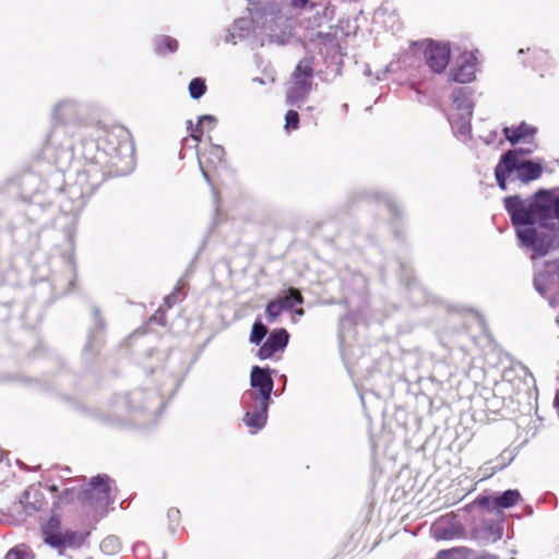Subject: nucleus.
<instances>
[{
  "label": "nucleus",
  "instance_id": "obj_1",
  "mask_svg": "<svg viewBox=\"0 0 559 559\" xmlns=\"http://www.w3.org/2000/svg\"><path fill=\"white\" fill-rule=\"evenodd\" d=\"M112 502L110 478L97 475L82 486L81 507L86 513L104 515Z\"/></svg>",
  "mask_w": 559,
  "mask_h": 559
},
{
  "label": "nucleus",
  "instance_id": "obj_2",
  "mask_svg": "<svg viewBox=\"0 0 559 559\" xmlns=\"http://www.w3.org/2000/svg\"><path fill=\"white\" fill-rule=\"evenodd\" d=\"M100 145L110 157H131L133 153L132 135L127 128L120 124H115L105 131Z\"/></svg>",
  "mask_w": 559,
  "mask_h": 559
},
{
  "label": "nucleus",
  "instance_id": "obj_3",
  "mask_svg": "<svg viewBox=\"0 0 559 559\" xmlns=\"http://www.w3.org/2000/svg\"><path fill=\"white\" fill-rule=\"evenodd\" d=\"M534 286L551 307L559 306V260L545 263L534 277Z\"/></svg>",
  "mask_w": 559,
  "mask_h": 559
},
{
  "label": "nucleus",
  "instance_id": "obj_4",
  "mask_svg": "<svg viewBox=\"0 0 559 559\" xmlns=\"http://www.w3.org/2000/svg\"><path fill=\"white\" fill-rule=\"evenodd\" d=\"M518 237L523 246L535 252L533 259L546 255L555 242L554 238L539 235L533 226L518 228Z\"/></svg>",
  "mask_w": 559,
  "mask_h": 559
},
{
  "label": "nucleus",
  "instance_id": "obj_5",
  "mask_svg": "<svg viewBox=\"0 0 559 559\" xmlns=\"http://www.w3.org/2000/svg\"><path fill=\"white\" fill-rule=\"evenodd\" d=\"M535 195L536 198L546 197L547 200L543 202H532L533 225L538 223L540 226L546 228L555 227V223L550 222L554 219L557 222L559 221V215H557L556 200H551L549 193L544 190H540Z\"/></svg>",
  "mask_w": 559,
  "mask_h": 559
},
{
  "label": "nucleus",
  "instance_id": "obj_6",
  "mask_svg": "<svg viewBox=\"0 0 559 559\" xmlns=\"http://www.w3.org/2000/svg\"><path fill=\"white\" fill-rule=\"evenodd\" d=\"M504 206L513 225L519 226V228L533 226L532 202L526 204L518 195H512L504 199Z\"/></svg>",
  "mask_w": 559,
  "mask_h": 559
},
{
  "label": "nucleus",
  "instance_id": "obj_7",
  "mask_svg": "<svg viewBox=\"0 0 559 559\" xmlns=\"http://www.w3.org/2000/svg\"><path fill=\"white\" fill-rule=\"evenodd\" d=\"M476 70L477 58L473 53H463L451 69L449 78L452 82L469 83L475 80Z\"/></svg>",
  "mask_w": 559,
  "mask_h": 559
},
{
  "label": "nucleus",
  "instance_id": "obj_8",
  "mask_svg": "<svg viewBox=\"0 0 559 559\" xmlns=\"http://www.w3.org/2000/svg\"><path fill=\"white\" fill-rule=\"evenodd\" d=\"M425 57L429 68L436 73H441L449 64L451 50L448 45L430 44L425 50Z\"/></svg>",
  "mask_w": 559,
  "mask_h": 559
},
{
  "label": "nucleus",
  "instance_id": "obj_9",
  "mask_svg": "<svg viewBox=\"0 0 559 559\" xmlns=\"http://www.w3.org/2000/svg\"><path fill=\"white\" fill-rule=\"evenodd\" d=\"M313 76V58L301 59L294 72V92L298 95H306L310 90V79Z\"/></svg>",
  "mask_w": 559,
  "mask_h": 559
},
{
  "label": "nucleus",
  "instance_id": "obj_10",
  "mask_svg": "<svg viewBox=\"0 0 559 559\" xmlns=\"http://www.w3.org/2000/svg\"><path fill=\"white\" fill-rule=\"evenodd\" d=\"M289 334L285 329L274 330L264 344L259 348L258 357L260 359H269L273 357L277 352L284 350L287 346Z\"/></svg>",
  "mask_w": 559,
  "mask_h": 559
},
{
  "label": "nucleus",
  "instance_id": "obj_11",
  "mask_svg": "<svg viewBox=\"0 0 559 559\" xmlns=\"http://www.w3.org/2000/svg\"><path fill=\"white\" fill-rule=\"evenodd\" d=\"M19 504L26 515H33L41 511L47 504V501L39 488L31 486L21 495Z\"/></svg>",
  "mask_w": 559,
  "mask_h": 559
},
{
  "label": "nucleus",
  "instance_id": "obj_12",
  "mask_svg": "<svg viewBox=\"0 0 559 559\" xmlns=\"http://www.w3.org/2000/svg\"><path fill=\"white\" fill-rule=\"evenodd\" d=\"M509 152H514V171H518V178L523 182H528L532 180L538 179L543 174V167L538 163H534L532 160H519V155L524 153H530L531 150H510Z\"/></svg>",
  "mask_w": 559,
  "mask_h": 559
},
{
  "label": "nucleus",
  "instance_id": "obj_13",
  "mask_svg": "<svg viewBox=\"0 0 559 559\" xmlns=\"http://www.w3.org/2000/svg\"><path fill=\"white\" fill-rule=\"evenodd\" d=\"M250 382L253 388L259 390V400L261 402L270 403L274 385L270 373L264 369L254 366L251 370Z\"/></svg>",
  "mask_w": 559,
  "mask_h": 559
},
{
  "label": "nucleus",
  "instance_id": "obj_14",
  "mask_svg": "<svg viewBox=\"0 0 559 559\" xmlns=\"http://www.w3.org/2000/svg\"><path fill=\"white\" fill-rule=\"evenodd\" d=\"M224 156L225 151L221 145H211L209 150L199 153V164L204 176H207L209 171H215L223 164Z\"/></svg>",
  "mask_w": 559,
  "mask_h": 559
},
{
  "label": "nucleus",
  "instance_id": "obj_15",
  "mask_svg": "<svg viewBox=\"0 0 559 559\" xmlns=\"http://www.w3.org/2000/svg\"><path fill=\"white\" fill-rule=\"evenodd\" d=\"M502 132L506 139L514 145L521 141L533 139L537 129L526 122H521L519 126L504 127Z\"/></svg>",
  "mask_w": 559,
  "mask_h": 559
},
{
  "label": "nucleus",
  "instance_id": "obj_16",
  "mask_svg": "<svg viewBox=\"0 0 559 559\" xmlns=\"http://www.w3.org/2000/svg\"><path fill=\"white\" fill-rule=\"evenodd\" d=\"M514 152L504 153L495 169V176L500 189H507V177L514 171Z\"/></svg>",
  "mask_w": 559,
  "mask_h": 559
},
{
  "label": "nucleus",
  "instance_id": "obj_17",
  "mask_svg": "<svg viewBox=\"0 0 559 559\" xmlns=\"http://www.w3.org/2000/svg\"><path fill=\"white\" fill-rule=\"evenodd\" d=\"M269 404L270 403L260 401V405L258 408L246 413V415L243 417L245 424L254 430H258V429H261L262 427H264L266 419H267Z\"/></svg>",
  "mask_w": 559,
  "mask_h": 559
},
{
  "label": "nucleus",
  "instance_id": "obj_18",
  "mask_svg": "<svg viewBox=\"0 0 559 559\" xmlns=\"http://www.w3.org/2000/svg\"><path fill=\"white\" fill-rule=\"evenodd\" d=\"M45 542L53 547L72 546L76 539V533L67 531L64 533H52L45 530Z\"/></svg>",
  "mask_w": 559,
  "mask_h": 559
},
{
  "label": "nucleus",
  "instance_id": "obj_19",
  "mask_svg": "<svg viewBox=\"0 0 559 559\" xmlns=\"http://www.w3.org/2000/svg\"><path fill=\"white\" fill-rule=\"evenodd\" d=\"M81 496H82V486H73L64 488L61 493L58 496V500L56 501V506L58 508L79 503L81 506Z\"/></svg>",
  "mask_w": 559,
  "mask_h": 559
},
{
  "label": "nucleus",
  "instance_id": "obj_20",
  "mask_svg": "<svg viewBox=\"0 0 559 559\" xmlns=\"http://www.w3.org/2000/svg\"><path fill=\"white\" fill-rule=\"evenodd\" d=\"M179 47L177 39L162 35L157 37L154 41V50L157 55H166L168 52H175Z\"/></svg>",
  "mask_w": 559,
  "mask_h": 559
},
{
  "label": "nucleus",
  "instance_id": "obj_21",
  "mask_svg": "<svg viewBox=\"0 0 559 559\" xmlns=\"http://www.w3.org/2000/svg\"><path fill=\"white\" fill-rule=\"evenodd\" d=\"M283 306L284 310H292L295 305L304 304V297L301 293L294 287H289L284 296L276 298Z\"/></svg>",
  "mask_w": 559,
  "mask_h": 559
},
{
  "label": "nucleus",
  "instance_id": "obj_22",
  "mask_svg": "<svg viewBox=\"0 0 559 559\" xmlns=\"http://www.w3.org/2000/svg\"><path fill=\"white\" fill-rule=\"evenodd\" d=\"M520 499L521 495L518 490L509 489L495 499V506L504 509L511 508L515 506Z\"/></svg>",
  "mask_w": 559,
  "mask_h": 559
},
{
  "label": "nucleus",
  "instance_id": "obj_23",
  "mask_svg": "<svg viewBox=\"0 0 559 559\" xmlns=\"http://www.w3.org/2000/svg\"><path fill=\"white\" fill-rule=\"evenodd\" d=\"M206 92L205 81L201 78H194L189 83V94L193 99H199Z\"/></svg>",
  "mask_w": 559,
  "mask_h": 559
},
{
  "label": "nucleus",
  "instance_id": "obj_24",
  "mask_svg": "<svg viewBox=\"0 0 559 559\" xmlns=\"http://www.w3.org/2000/svg\"><path fill=\"white\" fill-rule=\"evenodd\" d=\"M285 311L283 306L277 299L271 300L265 308V316L269 323L277 320V318Z\"/></svg>",
  "mask_w": 559,
  "mask_h": 559
},
{
  "label": "nucleus",
  "instance_id": "obj_25",
  "mask_svg": "<svg viewBox=\"0 0 559 559\" xmlns=\"http://www.w3.org/2000/svg\"><path fill=\"white\" fill-rule=\"evenodd\" d=\"M507 466L506 463L493 464V462H486L483 466H480L479 471L481 472L483 479L489 478L496 473L502 471Z\"/></svg>",
  "mask_w": 559,
  "mask_h": 559
},
{
  "label": "nucleus",
  "instance_id": "obj_26",
  "mask_svg": "<svg viewBox=\"0 0 559 559\" xmlns=\"http://www.w3.org/2000/svg\"><path fill=\"white\" fill-rule=\"evenodd\" d=\"M266 326L260 322H254L250 334V342L254 344H260L261 341L266 336Z\"/></svg>",
  "mask_w": 559,
  "mask_h": 559
},
{
  "label": "nucleus",
  "instance_id": "obj_27",
  "mask_svg": "<svg viewBox=\"0 0 559 559\" xmlns=\"http://www.w3.org/2000/svg\"><path fill=\"white\" fill-rule=\"evenodd\" d=\"M299 128V115L295 110H288L285 115V129L287 131Z\"/></svg>",
  "mask_w": 559,
  "mask_h": 559
},
{
  "label": "nucleus",
  "instance_id": "obj_28",
  "mask_svg": "<svg viewBox=\"0 0 559 559\" xmlns=\"http://www.w3.org/2000/svg\"><path fill=\"white\" fill-rule=\"evenodd\" d=\"M100 548L104 552H108L109 550L117 551L120 549V542L115 536H108L102 542Z\"/></svg>",
  "mask_w": 559,
  "mask_h": 559
},
{
  "label": "nucleus",
  "instance_id": "obj_29",
  "mask_svg": "<svg viewBox=\"0 0 559 559\" xmlns=\"http://www.w3.org/2000/svg\"><path fill=\"white\" fill-rule=\"evenodd\" d=\"M200 124L204 127L209 132L212 131L215 128L216 119L213 116L205 115L202 116L200 119Z\"/></svg>",
  "mask_w": 559,
  "mask_h": 559
},
{
  "label": "nucleus",
  "instance_id": "obj_30",
  "mask_svg": "<svg viewBox=\"0 0 559 559\" xmlns=\"http://www.w3.org/2000/svg\"><path fill=\"white\" fill-rule=\"evenodd\" d=\"M203 133H204V127L202 124H200V122H199L190 133V136L195 141V147L199 146V144L202 140Z\"/></svg>",
  "mask_w": 559,
  "mask_h": 559
},
{
  "label": "nucleus",
  "instance_id": "obj_31",
  "mask_svg": "<svg viewBox=\"0 0 559 559\" xmlns=\"http://www.w3.org/2000/svg\"><path fill=\"white\" fill-rule=\"evenodd\" d=\"M25 557L26 552L19 548H13L5 555V559H25Z\"/></svg>",
  "mask_w": 559,
  "mask_h": 559
},
{
  "label": "nucleus",
  "instance_id": "obj_32",
  "mask_svg": "<svg viewBox=\"0 0 559 559\" xmlns=\"http://www.w3.org/2000/svg\"><path fill=\"white\" fill-rule=\"evenodd\" d=\"M317 38L323 44H330L335 40V36H333L330 33H322V32L317 34Z\"/></svg>",
  "mask_w": 559,
  "mask_h": 559
},
{
  "label": "nucleus",
  "instance_id": "obj_33",
  "mask_svg": "<svg viewBox=\"0 0 559 559\" xmlns=\"http://www.w3.org/2000/svg\"><path fill=\"white\" fill-rule=\"evenodd\" d=\"M310 0H292L290 5L295 9H304Z\"/></svg>",
  "mask_w": 559,
  "mask_h": 559
},
{
  "label": "nucleus",
  "instance_id": "obj_34",
  "mask_svg": "<svg viewBox=\"0 0 559 559\" xmlns=\"http://www.w3.org/2000/svg\"><path fill=\"white\" fill-rule=\"evenodd\" d=\"M558 226L551 227L554 229L552 238L555 242L559 246V221L557 222Z\"/></svg>",
  "mask_w": 559,
  "mask_h": 559
},
{
  "label": "nucleus",
  "instance_id": "obj_35",
  "mask_svg": "<svg viewBox=\"0 0 559 559\" xmlns=\"http://www.w3.org/2000/svg\"><path fill=\"white\" fill-rule=\"evenodd\" d=\"M173 298L174 296L173 295H168L166 298H165V305L170 308L173 306Z\"/></svg>",
  "mask_w": 559,
  "mask_h": 559
},
{
  "label": "nucleus",
  "instance_id": "obj_36",
  "mask_svg": "<svg viewBox=\"0 0 559 559\" xmlns=\"http://www.w3.org/2000/svg\"><path fill=\"white\" fill-rule=\"evenodd\" d=\"M463 92L462 88L455 91L453 94H452V98H453V102L456 103L459 100V97L456 94H461Z\"/></svg>",
  "mask_w": 559,
  "mask_h": 559
},
{
  "label": "nucleus",
  "instance_id": "obj_37",
  "mask_svg": "<svg viewBox=\"0 0 559 559\" xmlns=\"http://www.w3.org/2000/svg\"><path fill=\"white\" fill-rule=\"evenodd\" d=\"M295 313H296L297 316H302V314L305 313V311H304V309H302V308H299V309H296V310H295Z\"/></svg>",
  "mask_w": 559,
  "mask_h": 559
},
{
  "label": "nucleus",
  "instance_id": "obj_38",
  "mask_svg": "<svg viewBox=\"0 0 559 559\" xmlns=\"http://www.w3.org/2000/svg\"><path fill=\"white\" fill-rule=\"evenodd\" d=\"M556 200V207H557V215H559V195L555 198Z\"/></svg>",
  "mask_w": 559,
  "mask_h": 559
},
{
  "label": "nucleus",
  "instance_id": "obj_39",
  "mask_svg": "<svg viewBox=\"0 0 559 559\" xmlns=\"http://www.w3.org/2000/svg\"><path fill=\"white\" fill-rule=\"evenodd\" d=\"M479 559H497V558L493 556L487 555V556H481Z\"/></svg>",
  "mask_w": 559,
  "mask_h": 559
},
{
  "label": "nucleus",
  "instance_id": "obj_40",
  "mask_svg": "<svg viewBox=\"0 0 559 559\" xmlns=\"http://www.w3.org/2000/svg\"><path fill=\"white\" fill-rule=\"evenodd\" d=\"M49 489H50L51 491H57V490H58V487H57L56 485H51V486L49 487Z\"/></svg>",
  "mask_w": 559,
  "mask_h": 559
},
{
  "label": "nucleus",
  "instance_id": "obj_41",
  "mask_svg": "<svg viewBox=\"0 0 559 559\" xmlns=\"http://www.w3.org/2000/svg\"><path fill=\"white\" fill-rule=\"evenodd\" d=\"M438 559H450L448 556H440Z\"/></svg>",
  "mask_w": 559,
  "mask_h": 559
}]
</instances>
